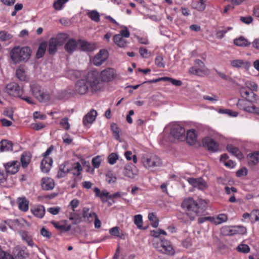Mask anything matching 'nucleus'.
Segmentation results:
<instances>
[{
	"instance_id": "nucleus-1",
	"label": "nucleus",
	"mask_w": 259,
	"mask_h": 259,
	"mask_svg": "<svg viewBox=\"0 0 259 259\" xmlns=\"http://www.w3.org/2000/svg\"><path fill=\"white\" fill-rule=\"evenodd\" d=\"M32 51L28 46H16L10 52V58L14 64L26 63L30 59Z\"/></svg>"
},
{
	"instance_id": "nucleus-2",
	"label": "nucleus",
	"mask_w": 259,
	"mask_h": 259,
	"mask_svg": "<svg viewBox=\"0 0 259 259\" xmlns=\"http://www.w3.org/2000/svg\"><path fill=\"white\" fill-rule=\"evenodd\" d=\"M181 206L191 221H193L196 216L201 215L205 211V208L192 198L185 199Z\"/></svg>"
},
{
	"instance_id": "nucleus-3",
	"label": "nucleus",
	"mask_w": 259,
	"mask_h": 259,
	"mask_svg": "<svg viewBox=\"0 0 259 259\" xmlns=\"http://www.w3.org/2000/svg\"><path fill=\"white\" fill-rule=\"evenodd\" d=\"M258 85L254 81L247 80L244 85L240 87L239 92L241 97L250 102H255L258 96L255 93L257 91Z\"/></svg>"
},
{
	"instance_id": "nucleus-4",
	"label": "nucleus",
	"mask_w": 259,
	"mask_h": 259,
	"mask_svg": "<svg viewBox=\"0 0 259 259\" xmlns=\"http://www.w3.org/2000/svg\"><path fill=\"white\" fill-rule=\"evenodd\" d=\"M83 79L94 92L100 91L101 89L99 72L97 69L89 71L84 76Z\"/></svg>"
},
{
	"instance_id": "nucleus-5",
	"label": "nucleus",
	"mask_w": 259,
	"mask_h": 259,
	"mask_svg": "<svg viewBox=\"0 0 259 259\" xmlns=\"http://www.w3.org/2000/svg\"><path fill=\"white\" fill-rule=\"evenodd\" d=\"M169 131L168 138L170 141L175 140H183L185 139V128L176 123H170L166 127Z\"/></svg>"
},
{
	"instance_id": "nucleus-6",
	"label": "nucleus",
	"mask_w": 259,
	"mask_h": 259,
	"mask_svg": "<svg viewBox=\"0 0 259 259\" xmlns=\"http://www.w3.org/2000/svg\"><path fill=\"white\" fill-rule=\"evenodd\" d=\"M154 248L159 252L169 255H172L175 253V250L171 242L165 239H160L159 241H155L153 243Z\"/></svg>"
},
{
	"instance_id": "nucleus-7",
	"label": "nucleus",
	"mask_w": 259,
	"mask_h": 259,
	"mask_svg": "<svg viewBox=\"0 0 259 259\" xmlns=\"http://www.w3.org/2000/svg\"><path fill=\"white\" fill-rule=\"evenodd\" d=\"M141 161L145 168L151 170L162 165L161 159L155 155L143 156L141 158Z\"/></svg>"
},
{
	"instance_id": "nucleus-8",
	"label": "nucleus",
	"mask_w": 259,
	"mask_h": 259,
	"mask_svg": "<svg viewBox=\"0 0 259 259\" xmlns=\"http://www.w3.org/2000/svg\"><path fill=\"white\" fill-rule=\"evenodd\" d=\"M122 28L118 34H115L113 38L114 42L120 48L125 47L127 43L126 38L130 36V32L127 28L123 25L120 26Z\"/></svg>"
},
{
	"instance_id": "nucleus-9",
	"label": "nucleus",
	"mask_w": 259,
	"mask_h": 259,
	"mask_svg": "<svg viewBox=\"0 0 259 259\" xmlns=\"http://www.w3.org/2000/svg\"><path fill=\"white\" fill-rule=\"evenodd\" d=\"M75 170H77V173L75 174L73 172V174L78 176L82 170L81 166L79 162L75 163L74 166H73L71 169L69 167L68 163L65 162L60 165L57 177L59 179L63 178L70 171Z\"/></svg>"
},
{
	"instance_id": "nucleus-10",
	"label": "nucleus",
	"mask_w": 259,
	"mask_h": 259,
	"mask_svg": "<svg viewBox=\"0 0 259 259\" xmlns=\"http://www.w3.org/2000/svg\"><path fill=\"white\" fill-rule=\"evenodd\" d=\"M222 233L225 236L244 234L246 233L245 227L241 226H224L221 229Z\"/></svg>"
},
{
	"instance_id": "nucleus-11",
	"label": "nucleus",
	"mask_w": 259,
	"mask_h": 259,
	"mask_svg": "<svg viewBox=\"0 0 259 259\" xmlns=\"http://www.w3.org/2000/svg\"><path fill=\"white\" fill-rule=\"evenodd\" d=\"M66 36L65 35H60L56 37L51 38L49 42L48 52L50 54H54L59 46L62 45L65 41Z\"/></svg>"
},
{
	"instance_id": "nucleus-12",
	"label": "nucleus",
	"mask_w": 259,
	"mask_h": 259,
	"mask_svg": "<svg viewBox=\"0 0 259 259\" xmlns=\"http://www.w3.org/2000/svg\"><path fill=\"white\" fill-rule=\"evenodd\" d=\"M117 75L116 71L113 68L108 67L99 73L100 78L102 82H108L114 80Z\"/></svg>"
},
{
	"instance_id": "nucleus-13",
	"label": "nucleus",
	"mask_w": 259,
	"mask_h": 259,
	"mask_svg": "<svg viewBox=\"0 0 259 259\" xmlns=\"http://www.w3.org/2000/svg\"><path fill=\"white\" fill-rule=\"evenodd\" d=\"M6 92L10 96L15 97H21L23 94V89L15 82H11L6 87Z\"/></svg>"
},
{
	"instance_id": "nucleus-14",
	"label": "nucleus",
	"mask_w": 259,
	"mask_h": 259,
	"mask_svg": "<svg viewBox=\"0 0 259 259\" xmlns=\"http://www.w3.org/2000/svg\"><path fill=\"white\" fill-rule=\"evenodd\" d=\"M230 65L232 68L237 69H242L246 71L249 70L251 66L250 62L246 60L233 59L230 61Z\"/></svg>"
},
{
	"instance_id": "nucleus-15",
	"label": "nucleus",
	"mask_w": 259,
	"mask_h": 259,
	"mask_svg": "<svg viewBox=\"0 0 259 259\" xmlns=\"http://www.w3.org/2000/svg\"><path fill=\"white\" fill-rule=\"evenodd\" d=\"M108 56L107 50H101L93 58L92 63L96 66H100L107 60Z\"/></svg>"
},
{
	"instance_id": "nucleus-16",
	"label": "nucleus",
	"mask_w": 259,
	"mask_h": 259,
	"mask_svg": "<svg viewBox=\"0 0 259 259\" xmlns=\"http://www.w3.org/2000/svg\"><path fill=\"white\" fill-rule=\"evenodd\" d=\"M6 171L8 174L14 175L19 169L20 163L18 160H13L3 164Z\"/></svg>"
},
{
	"instance_id": "nucleus-17",
	"label": "nucleus",
	"mask_w": 259,
	"mask_h": 259,
	"mask_svg": "<svg viewBox=\"0 0 259 259\" xmlns=\"http://www.w3.org/2000/svg\"><path fill=\"white\" fill-rule=\"evenodd\" d=\"M90 87L82 78L78 80L75 85V92L80 95H84L88 93Z\"/></svg>"
},
{
	"instance_id": "nucleus-18",
	"label": "nucleus",
	"mask_w": 259,
	"mask_h": 259,
	"mask_svg": "<svg viewBox=\"0 0 259 259\" xmlns=\"http://www.w3.org/2000/svg\"><path fill=\"white\" fill-rule=\"evenodd\" d=\"M187 181L193 187L197 188L200 190H204L207 187L206 182L202 178H188Z\"/></svg>"
},
{
	"instance_id": "nucleus-19",
	"label": "nucleus",
	"mask_w": 259,
	"mask_h": 259,
	"mask_svg": "<svg viewBox=\"0 0 259 259\" xmlns=\"http://www.w3.org/2000/svg\"><path fill=\"white\" fill-rule=\"evenodd\" d=\"M203 143L210 151L216 152L219 149V144L210 138H205L203 140Z\"/></svg>"
},
{
	"instance_id": "nucleus-20",
	"label": "nucleus",
	"mask_w": 259,
	"mask_h": 259,
	"mask_svg": "<svg viewBox=\"0 0 259 259\" xmlns=\"http://www.w3.org/2000/svg\"><path fill=\"white\" fill-rule=\"evenodd\" d=\"M97 114V112L95 110H91L83 118L82 122L83 124L86 126L88 124L92 123L95 120Z\"/></svg>"
},
{
	"instance_id": "nucleus-21",
	"label": "nucleus",
	"mask_w": 259,
	"mask_h": 259,
	"mask_svg": "<svg viewBox=\"0 0 259 259\" xmlns=\"http://www.w3.org/2000/svg\"><path fill=\"white\" fill-rule=\"evenodd\" d=\"M53 160L50 157H43L40 163L41 170L43 172H49L51 168Z\"/></svg>"
},
{
	"instance_id": "nucleus-22",
	"label": "nucleus",
	"mask_w": 259,
	"mask_h": 259,
	"mask_svg": "<svg viewBox=\"0 0 259 259\" xmlns=\"http://www.w3.org/2000/svg\"><path fill=\"white\" fill-rule=\"evenodd\" d=\"M55 187V183L52 178H43L41 179V187L44 190H51Z\"/></svg>"
},
{
	"instance_id": "nucleus-23",
	"label": "nucleus",
	"mask_w": 259,
	"mask_h": 259,
	"mask_svg": "<svg viewBox=\"0 0 259 259\" xmlns=\"http://www.w3.org/2000/svg\"><path fill=\"white\" fill-rule=\"evenodd\" d=\"M82 215L85 221L92 222L97 215L89 208L85 207L82 210Z\"/></svg>"
},
{
	"instance_id": "nucleus-24",
	"label": "nucleus",
	"mask_w": 259,
	"mask_h": 259,
	"mask_svg": "<svg viewBox=\"0 0 259 259\" xmlns=\"http://www.w3.org/2000/svg\"><path fill=\"white\" fill-rule=\"evenodd\" d=\"M109 233L112 236L123 240L125 239L127 236V234L122 231H121L120 228L117 226H115L110 229Z\"/></svg>"
},
{
	"instance_id": "nucleus-25",
	"label": "nucleus",
	"mask_w": 259,
	"mask_h": 259,
	"mask_svg": "<svg viewBox=\"0 0 259 259\" xmlns=\"http://www.w3.org/2000/svg\"><path fill=\"white\" fill-rule=\"evenodd\" d=\"M76 41L74 39H69L64 46L65 51L69 54H72L77 48Z\"/></svg>"
},
{
	"instance_id": "nucleus-26",
	"label": "nucleus",
	"mask_w": 259,
	"mask_h": 259,
	"mask_svg": "<svg viewBox=\"0 0 259 259\" xmlns=\"http://www.w3.org/2000/svg\"><path fill=\"white\" fill-rule=\"evenodd\" d=\"M17 203L20 210L24 212L28 210L29 201L25 197H18L17 198Z\"/></svg>"
},
{
	"instance_id": "nucleus-27",
	"label": "nucleus",
	"mask_w": 259,
	"mask_h": 259,
	"mask_svg": "<svg viewBox=\"0 0 259 259\" xmlns=\"http://www.w3.org/2000/svg\"><path fill=\"white\" fill-rule=\"evenodd\" d=\"M79 44L80 49L83 51L92 52L96 48L95 44L89 43L84 40H79Z\"/></svg>"
},
{
	"instance_id": "nucleus-28",
	"label": "nucleus",
	"mask_w": 259,
	"mask_h": 259,
	"mask_svg": "<svg viewBox=\"0 0 259 259\" xmlns=\"http://www.w3.org/2000/svg\"><path fill=\"white\" fill-rule=\"evenodd\" d=\"M197 134L195 130H190L187 132L186 140L190 145H194L197 141Z\"/></svg>"
},
{
	"instance_id": "nucleus-29",
	"label": "nucleus",
	"mask_w": 259,
	"mask_h": 259,
	"mask_svg": "<svg viewBox=\"0 0 259 259\" xmlns=\"http://www.w3.org/2000/svg\"><path fill=\"white\" fill-rule=\"evenodd\" d=\"M124 175L129 178H133L137 175V170L134 165H126L124 168Z\"/></svg>"
},
{
	"instance_id": "nucleus-30",
	"label": "nucleus",
	"mask_w": 259,
	"mask_h": 259,
	"mask_svg": "<svg viewBox=\"0 0 259 259\" xmlns=\"http://www.w3.org/2000/svg\"><path fill=\"white\" fill-rule=\"evenodd\" d=\"M16 74L17 78L22 81H28L29 77L26 74L25 70L23 67H19L16 71Z\"/></svg>"
},
{
	"instance_id": "nucleus-31",
	"label": "nucleus",
	"mask_w": 259,
	"mask_h": 259,
	"mask_svg": "<svg viewBox=\"0 0 259 259\" xmlns=\"http://www.w3.org/2000/svg\"><path fill=\"white\" fill-rule=\"evenodd\" d=\"M32 213L36 217L42 218L45 214V209L44 206L37 205L31 210Z\"/></svg>"
},
{
	"instance_id": "nucleus-32",
	"label": "nucleus",
	"mask_w": 259,
	"mask_h": 259,
	"mask_svg": "<svg viewBox=\"0 0 259 259\" xmlns=\"http://www.w3.org/2000/svg\"><path fill=\"white\" fill-rule=\"evenodd\" d=\"M212 223L218 225L226 222L228 220V216L226 214L221 213L218 214L216 217H212Z\"/></svg>"
},
{
	"instance_id": "nucleus-33",
	"label": "nucleus",
	"mask_w": 259,
	"mask_h": 259,
	"mask_svg": "<svg viewBox=\"0 0 259 259\" xmlns=\"http://www.w3.org/2000/svg\"><path fill=\"white\" fill-rule=\"evenodd\" d=\"M13 143L12 142L3 140L0 142V151L5 152L12 150Z\"/></svg>"
},
{
	"instance_id": "nucleus-34",
	"label": "nucleus",
	"mask_w": 259,
	"mask_h": 259,
	"mask_svg": "<svg viewBox=\"0 0 259 259\" xmlns=\"http://www.w3.org/2000/svg\"><path fill=\"white\" fill-rule=\"evenodd\" d=\"M227 149L233 155L235 156L238 159H242L243 156L240 150L236 147L232 145H228L227 146Z\"/></svg>"
},
{
	"instance_id": "nucleus-35",
	"label": "nucleus",
	"mask_w": 259,
	"mask_h": 259,
	"mask_svg": "<svg viewBox=\"0 0 259 259\" xmlns=\"http://www.w3.org/2000/svg\"><path fill=\"white\" fill-rule=\"evenodd\" d=\"M31 154L28 152H24L21 155V162L23 168L27 167L31 160Z\"/></svg>"
},
{
	"instance_id": "nucleus-36",
	"label": "nucleus",
	"mask_w": 259,
	"mask_h": 259,
	"mask_svg": "<svg viewBox=\"0 0 259 259\" xmlns=\"http://www.w3.org/2000/svg\"><path fill=\"white\" fill-rule=\"evenodd\" d=\"M47 47V43L46 41H43L40 44L36 53V58L37 59L41 58L44 56Z\"/></svg>"
},
{
	"instance_id": "nucleus-37",
	"label": "nucleus",
	"mask_w": 259,
	"mask_h": 259,
	"mask_svg": "<svg viewBox=\"0 0 259 259\" xmlns=\"http://www.w3.org/2000/svg\"><path fill=\"white\" fill-rule=\"evenodd\" d=\"M192 7L198 11H202L205 8V5L203 0H194L192 3Z\"/></svg>"
},
{
	"instance_id": "nucleus-38",
	"label": "nucleus",
	"mask_w": 259,
	"mask_h": 259,
	"mask_svg": "<svg viewBox=\"0 0 259 259\" xmlns=\"http://www.w3.org/2000/svg\"><path fill=\"white\" fill-rule=\"evenodd\" d=\"M87 16L93 21L99 22L100 21V15L96 10H89Z\"/></svg>"
},
{
	"instance_id": "nucleus-39",
	"label": "nucleus",
	"mask_w": 259,
	"mask_h": 259,
	"mask_svg": "<svg viewBox=\"0 0 259 259\" xmlns=\"http://www.w3.org/2000/svg\"><path fill=\"white\" fill-rule=\"evenodd\" d=\"M30 91L33 96L38 100L40 94L44 90L39 85H31Z\"/></svg>"
},
{
	"instance_id": "nucleus-40",
	"label": "nucleus",
	"mask_w": 259,
	"mask_h": 259,
	"mask_svg": "<svg viewBox=\"0 0 259 259\" xmlns=\"http://www.w3.org/2000/svg\"><path fill=\"white\" fill-rule=\"evenodd\" d=\"M20 236L23 240L26 241L28 245L30 246H33L34 245L32 241V237L29 235L28 232L25 231H21L20 232Z\"/></svg>"
},
{
	"instance_id": "nucleus-41",
	"label": "nucleus",
	"mask_w": 259,
	"mask_h": 259,
	"mask_svg": "<svg viewBox=\"0 0 259 259\" xmlns=\"http://www.w3.org/2000/svg\"><path fill=\"white\" fill-rule=\"evenodd\" d=\"M234 43L239 47H246L250 45L248 40L243 36H240L234 40Z\"/></svg>"
},
{
	"instance_id": "nucleus-42",
	"label": "nucleus",
	"mask_w": 259,
	"mask_h": 259,
	"mask_svg": "<svg viewBox=\"0 0 259 259\" xmlns=\"http://www.w3.org/2000/svg\"><path fill=\"white\" fill-rule=\"evenodd\" d=\"M248 163L255 165L259 162V152H256L248 155Z\"/></svg>"
},
{
	"instance_id": "nucleus-43",
	"label": "nucleus",
	"mask_w": 259,
	"mask_h": 259,
	"mask_svg": "<svg viewBox=\"0 0 259 259\" xmlns=\"http://www.w3.org/2000/svg\"><path fill=\"white\" fill-rule=\"evenodd\" d=\"M68 0H56L53 4L54 8L57 11L62 10Z\"/></svg>"
},
{
	"instance_id": "nucleus-44",
	"label": "nucleus",
	"mask_w": 259,
	"mask_h": 259,
	"mask_svg": "<svg viewBox=\"0 0 259 259\" xmlns=\"http://www.w3.org/2000/svg\"><path fill=\"white\" fill-rule=\"evenodd\" d=\"M156 65L159 68H164L165 66L163 57L161 55L157 56L155 59Z\"/></svg>"
},
{
	"instance_id": "nucleus-45",
	"label": "nucleus",
	"mask_w": 259,
	"mask_h": 259,
	"mask_svg": "<svg viewBox=\"0 0 259 259\" xmlns=\"http://www.w3.org/2000/svg\"><path fill=\"white\" fill-rule=\"evenodd\" d=\"M111 128L113 132V136L114 138L119 141L120 140V131L117 125L115 123L111 125Z\"/></svg>"
},
{
	"instance_id": "nucleus-46",
	"label": "nucleus",
	"mask_w": 259,
	"mask_h": 259,
	"mask_svg": "<svg viewBox=\"0 0 259 259\" xmlns=\"http://www.w3.org/2000/svg\"><path fill=\"white\" fill-rule=\"evenodd\" d=\"M237 250L239 252L247 253L250 251V247L247 244H240L237 247Z\"/></svg>"
},
{
	"instance_id": "nucleus-47",
	"label": "nucleus",
	"mask_w": 259,
	"mask_h": 259,
	"mask_svg": "<svg viewBox=\"0 0 259 259\" xmlns=\"http://www.w3.org/2000/svg\"><path fill=\"white\" fill-rule=\"evenodd\" d=\"M134 223L138 229H142L143 219L141 214H137L134 217Z\"/></svg>"
},
{
	"instance_id": "nucleus-48",
	"label": "nucleus",
	"mask_w": 259,
	"mask_h": 259,
	"mask_svg": "<svg viewBox=\"0 0 259 259\" xmlns=\"http://www.w3.org/2000/svg\"><path fill=\"white\" fill-rule=\"evenodd\" d=\"M242 109L249 113L259 114V108H257L256 106L254 105L244 107H243Z\"/></svg>"
},
{
	"instance_id": "nucleus-49",
	"label": "nucleus",
	"mask_w": 259,
	"mask_h": 259,
	"mask_svg": "<svg viewBox=\"0 0 259 259\" xmlns=\"http://www.w3.org/2000/svg\"><path fill=\"white\" fill-rule=\"evenodd\" d=\"M13 36L6 31H0V40L2 41H6L10 40L12 38Z\"/></svg>"
},
{
	"instance_id": "nucleus-50",
	"label": "nucleus",
	"mask_w": 259,
	"mask_h": 259,
	"mask_svg": "<svg viewBox=\"0 0 259 259\" xmlns=\"http://www.w3.org/2000/svg\"><path fill=\"white\" fill-rule=\"evenodd\" d=\"M50 94L46 92H44V91L42 92V93L40 94L39 98L38 100L39 102H46L50 100Z\"/></svg>"
},
{
	"instance_id": "nucleus-51",
	"label": "nucleus",
	"mask_w": 259,
	"mask_h": 259,
	"mask_svg": "<svg viewBox=\"0 0 259 259\" xmlns=\"http://www.w3.org/2000/svg\"><path fill=\"white\" fill-rule=\"evenodd\" d=\"M124 156L127 160L130 161L132 159L134 163H136L137 162V158L136 155H132V152L131 151H127L125 152Z\"/></svg>"
},
{
	"instance_id": "nucleus-52",
	"label": "nucleus",
	"mask_w": 259,
	"mask_h": 259,
	"mask_svg": "<svg viewBox=\"0 0 259 259\" xmlns=\"http://www.w3.org/2000/svg\"><path fill=\"white\" fill-rule=\"evenodd\" d=\"M60 124L65 130H69L70 128V125L69 123L68 118L67 117L62 118L60 122Z\"/></svg>"
},
{
	"instance_id": "nucleus-53",
	"label": "nucleus",
	"mask_w": 259,
	"mask_h": 259,
	"mask_svg": "<svg viewBox=\"0 0 259 259\" xmlns=\"http://www.w3.org/2000/svg\"><path fill=\"white\" fill-rule=\"evenodd\" d=\"M251 222H259V210L254 209L251 211Z\"/></svg>"
},
{
	"instance_id": "nucleus-54",
	"label": "nucleus",
	"mask_w": 259,
	"mask_h": 259,
	"mask_svg": "<svg viewBox=\"0 0 259 259\" xmlns=\"http://www.w3.org/2000/svg\"><path fill=\"white\" fill-rule=\"evenodd\" d=\"M118 158V155L115 153H111L108 157V163L111 165L114 164Z\"/></svg>"
},
{
	"instance_id": "nucleus-55",
	"label": "nucleus",
	"mask_w": 259,
	"mask_h": 259,
	"mask_svg": "<svg viewBox=\"0 0 259 259\" xmlns=\"http://www.w3.org/2000/svg\"><path fill=\"white\" fill-rule=\"evenodd\" d=\"M165 81H169L172 84L177 87L181 86L182 84V82L181 80L170 78L169 77H166Z\"/></svg>"
},
{
	"instance_id": "nucleus-56",
	"label": "nucleus",
	"mask_w": 259,
	"mask_h": 259,
	"mask_svg": "<svg viewBox=\"0 0 259 259\" xmlns=\"http://www.w3.org/2000/svg\"><path fill=\"white\" fill-rule=\"evenodd\" d=\"M101 162V160L99 156L94 157L92 160L93 166L95 168H97L100 166Z\"/></svg>"
},
{
	"instance_id": "nucleus-57",
	"label": "nucleus",
	"mask_w": 259,
	"mask_h": 259,
	"mask_svg": "<svg viewBox=\"0 0 259 259\" xmlns=\"http://www.w3.org/2000/svg\"><path fill=\"white\" fill-rule=\"evenodd\" d=\"M139 52L141 56L143 58H147L150 56V53L149 52L148 50L144 47L140 48L139 49Z\"/></svg>"
},
{
	"instance_id": "nucleus-58",
	"label": "nucleus",
	"mask_w": 259,
	"mask_h": 259,
	"mask_svg": "<svg viewBox=\"0 0 259 259\" xmlns=\"http://www.w3.org/2000/svg\"><path fill=\"white\" fill-rule=\"evenodd\" d=\"M106 180L109 183H114L116 180V177L112 172H109L106 174Z\"/></svg>"
},
{
	"instance_id": "nucleus-59",
	"label": "nucleus",
	"mask_w": 259,
	"mask_h": 259,
	"mask_svg": "<svg viewBox=\"0 0 259 259\" xmlns=\"http://www.w3.org/2000/svg\"><path fill=\"white\" fill-rule=\"evenodd\" d=\"M45 125L42 123H34L31 124V127L34 130L39 131L45 127Z\"/></svg>"
},
{
	"instance_id": "nucleus-60",
	"label": "nucleus",
	"mask_w": 259,
	"mask_h": 259,
	"mask_svg": "<svg viewBox=\"0 0 259 259\" xmlns=\"http://www.w3.org/2000/svg\"><path fill=\"white\" fill-rule=\"evenodd\" d=\"M54 226L56 228L61 230L68 231L70 229V226H68L67 228L65 225L60 224L59 223H54Z\"/></svg>"
},
{
	"instance_id": "nucleus-61",
	"label": "nucleus",
	"mask_w": 259,
	"mask_h": 259,
	"mask_svg": "<svg viewBox=\"0 0 259 259\" xmlns=\"http://www.w3.org/2000/svg\"><path fill=\"white\" fill-rule=\"evenodd\" d=\"M240 19L242 22L248 25L253 21V19L251 16L241 17Z\"/></svg>"
},
{
	"instance_id": "nucleus-62",
	"label": "nucleus",
	"mask_w": 259,
	"mask_h": 259,
	"mask_svg": "<svg viewBox=\"0 0 259 259\" xmlns=\"http://www.w3.org/2000/svg\"><path fill=\"white\" fill-rule=\"evenodd\" d=\"M109 195V193L106 190H104L101 192L99 197H100L102 201L105 202L106 201V199L108 197L109 198L110 196Z\"/></svg>"
},
{
	"instance_id": "nucleus-63",
	"label": "nucleus",
	"mask_w": 259,
	"mask_h": 259,
	"mask_svg": "<svg viewBox=\"0 0 259 259\" xmlns=\"http://www.w3.org/2000/svg\"><path fill=\"white\" fill-rule=\"evenodd\" d=\"M203 98L205 100H208L210 102H215L219 100V97L214 95H213L212 96L210 97L209 96L205 95L203 96Z\"/></svg>"
},
{
	"instance_id": "nucleus-64",
	"label": "nucleus",
	"mask_w": 259,
	"mask_h": 259,
	"mask_svg": "<svg viewBox=\"0 0 259 259\" xmlns=\"http://www.w3.org/2000/svg\"><path fill=\"white\" fill-rule=\"evenodd\" d=\"M33 117L35 119H40L41 120H45L46 119L47 116L45 114H41L39 112L35 111L33 113Z\"/></svg>"
}]
</instances>
